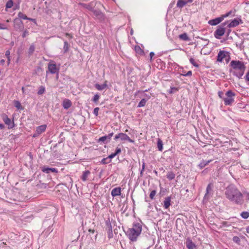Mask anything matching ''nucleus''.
Wrapping results in <instances>:
<instances>
[{
    "label": "nucleus",
    "instance_id": "nucleus-61",
    "mask_svg": "<svg viewBox=\"0 0 249 249\" xmlns=\"http://www.w3.org/2000/svg\"><path fill=\"white\" fill-rule=\"evenodd\" d=\"M245 196H246V199L248 200H249V193H246L245 194Z\"/></svg>",
    "mask_w": 249,
    "mask_h": 249
},
{
    "label": "nucleus",
    "instance_id": "nucleus-64",
    "mask_svg": "<svg viewBox=\"0 0 249 249\" xmlns=\"http://www.w3.org/2000/svg\"><path fill=\"white\" fill-rule=\"evenodd\" d=\"M88 231L89 232L92 233H94L95 232V231L93 230H92L91 229H89Z\"/></svg>",
    "mask_w": 249,
    "mask_h": 249
},
{
    "label": "nucleus",
    "instance_id": "nucleus-27",
    "mask_svg": "<svg viewBox=\"0 0 249 249\" xmlns=\"http://www.w3.org/2000/svg\"><path fill=\"white\" fill-rule=\"evenodd\" d=\"M157 147L159 151H162L163 150V143L162 141L160 139H158L157 142Z\"/></svg>",
    "mask_w": 249,
    "mask_h": 249
},
{
    "label": "nucleus",
    "instance_id": "nucleus-46",
    "mask_svg": "<svg viewBox=\"0 0 249 249\" xmlns=\"http://www.w3.org/2000/svg\"><path fill=\"white\" fill-rule=\"evenodd\" d=\"M43 70L40 66L37 67L35 69V71H36V73H39V72H41Z\"/></svg>",
    "mask_w": 249,
    "mask_h": 249
},
{
    "label": "nucleus",
    "instance_id": "nucleus-1",
    "mask_svg": "<svg viewBox=\"0 0 249 249\" xmlns=\"http://www.w3.org/2000/svg\"><path fill=\"white\" fill-rule=\"evenodd\" d=\"M225 195L228 199L236 205H241L244 203L243 194L234 185H230L228 186Z\"/></svg>",
    "mask_w": 249,
    "mask_h": 249
},
{
    "label": "nucleus",
    "instance_id": "nucleus-50",
    "mask_svg": "<svg viewBox=\"0 0 249 249\" xmlns=\"http://www.w3.org/2000/svg\"><path fill=\"white\" fill-rule=\"evenodd\" d=\"M121 149L120 148L117 147L116 148V150H115V152L114 153L116 155L118 154H119L120 153H121Z\"/></svg>",
    "mask_w": 249,
    "mask_h": 249
},
{
    "label": "nucleus",
    "instance_id": "nucleus-4",
    "mask_svg": "<svg viewBox=\"0 0 249 249\" xmlns=\"http://www.w3.org/2000/svg\"><path fill=\"white\" fill-rule=\"evenodd\" d=\"M224 98H223L224 103L226 106H231L234 102V97L235 93L231 90H228L226 93Z\"/></svg>",
    "mask_w": 249,
    "mask_h": 249
},
{
    "label": "nucleus",
    "instance_id": "nucleus-8",
    "mask_svg": "<svg viewBox=\"0 0 249 249\" xmlns=\"http://www.w3.org/2000/svg\"><path fill=\"white\" fill-rule=\"evenodd\" d=\"M48 69L52 74L58 73L59 72V68H57L55 63L53 60H50L48 63Z\"/></svg>",
    "mask_w": 249,
    "mask_h": 249
},
{
    "label": "nucleus",
    "instance_id": "nucleus-39",
    "mask_svg": "<svg viewBox=\"0 0 249 249\" xmlns=\"http://www.w3.org/2000/svg\"><path fill=\"white\" fill-rule=\"evenodd\" d=\"M18 17L20 18L23 19H28V18L27 17L26 15L23 14L21 12H19L18 14Z\"/></svg>",
    "mask_w": 249,
    "mask_h": 249
},
{
    "label": "nucleus",
    "instance_id": "nucleus-16",
    "mask_svg": "<svg viewBox=\"0 0 249 249\" xmlns=\"http://www.w3.org/2000/svg\"><path fill=\"white\" fill-rule=\"evenodd\" d=\"M71 102L68 99H65L62 103V106L64 108L68 109L71 106Z\"/></svg>",
    "mask_w": 249,
    "mask_h": 249
},
{
    "label": "nucleus",
    "instance_id": "nucleus-29",
    "mask_svg": "<svg viewBox=\"0 0 249 249\" xmlns=\"http://www.w3.org/2000/svg\"><path fill=\"white\" fill-rule=\"evenodd\" d=\"M179 39L184 40V41H188L189 40V38L187 36V34L186 33H183L179 36Z\"/></svg>",
    "mask_w": 249,
    "mask_h": 249
},
{
    "label": "nucleus",
    "instance_id": "nucleus-35",
    "mask_svg": "<svg viewBox=\"0 0 249 249\" xmlns=\"http://www.w3.org/2000/svg\"><path fill=\"white\" fill-rule=\"evenodd\" d=\"M232 240L234 243H235L238 245L240 244V242H241V240H240V239L239 238V237L238 236H236L233 237Z\"/></svg>",
    "mask_w": 249,
    "mask_h": 249
},
{
    "label": "nucleus",
    "instance_id": "nucleus-56",
    "mask_svg": "<svg viewBox=\"0 0 249 249\" xmlns=\"http://www.w3.org/2000/svg\"><path fill=\"white\" fill-rule=\"evenodd\" d=\"M144 97H145L146 98V99L147 100L148 99H149L150 98H151V94H144L143 95Z\"/></svg>",
    "mask_w": 249,
    "mask_h": 249
},
{
    "label": "nucleus",
    "instance_id": "nucleus-59",
    "mask_svg": "<svg viewBox=\"0 0 249 249\" xmlns=\"http://www.w3.org/2000/svg\"><path fill=\"white\" fill-rule=\"evenodd\" d=\"M118 139H120V136H119V133H118L117 135H115L114 138V140L116 141L117 140H118Z\"/></svg>",
    "mask_w": 249,
    "mask_h": 249
},
{
    "label": "nucleus",
    "instance_id": "nucleus-43",
    "mask_svg": "<svg viewBox=\"0 0 249 249\" xmlns=\"http://www.w3.org/2000/svg\"><path fill=\"white\" fill-rule=\"evenodd\" d=\"M64 49L65 52L68 51L69 49V44L67 41L64 42Z\"/></svg>",
    "mask_w": 249,
    "mask_h": 249
},
{
    "label": "nucleus",
    "instance_id": "nucleus-30",
    "mask_svg": "<svg viewBox=\"0 0 249 249\" xmlns=\"http://www.w3.org/2000/svg\"><path fill=\"white\" fill-rule=\"evenodd\" d=\"M211 161V160H208L207 161L206 160H203L202 161L200 164H199V167L200 168H204L205 166L208 165L210 162Z\"/></svg>",
    "mask_w": 249,
    "mask_h": 249
},
{
    "label": "nucleus",
    "instance_id": "nucleus-18",
    "mask_svg": "<svg viewBox=\"0 0 249 249\" xmlns=\"http://www.w3.org/2000/svg\"><path fill=\"white\" fill-rule=\"evenodd\" d=\"M186 247L188 249H196V246L190 239L186 240Z\"/></svg>",
    "mask_w": 249,
    "mask_h": 249
},
{
    "label": "nucleus",
    "instance_id": "nucleus-25",
    "mask_svg": "<svg viewBox=\"0 0 249 249\" xmlns=\"http://www.w3.org/2000/svg\"><path fill=\"white\" fill-rule=\"evenodd\" d=\"M2 119L4 123L8 125H10L11 124V121L10 118L8 117L6 115H4L2 117Z\"/></svg>",
    "mask_w": 249,
    "mask_h": 249
},
{
    "label": "nucleus",
    "instance_id": "nucleus-62",
    "mask_svg": "<svg viewBox=\"0 0 249 249\" xmlns=\"http://www.w3.org/2000/svg\"><path fill=\"white\" fill-rule=\"evenodd\" d=\"M222 224L223 226H229V225H228V222L226 221L223 222Z\"/></svg>",
    "mask_w": 249,
    "mask_h": 249
},
{
    "label": "nucleus",
    "instance_id": "nucleus-58",
    "mask_svg": "<svg viewBox=\"0 0 249 249\" xmlns=\"http://www.w3.org/2000/svg\"><path fill=\"white\" fill-rule=\"evenodd\" d=\"M142 167L141 170H142V171H144V169H145V162L143 160L142 161Z\"/></svg>",
    "mask_w": 249,
    "mask_h": 249
},
{
    "label": "nucleus",
    "instance_id": "nucleus-48",
    "mask_svg": "<svg viewBox=\"0 0 249 249\" xmlns=\"http://www.w3.org/2000/svg\"><path fill=\"white\" fill-rule=\"evenodd\" d=\"M29 35V32L27 30H25L22 35V37H25Z\"/></svg>",
    "mask_w": 249,
    "mask_h": 249
},
{
    "label": "nucleus",
    "instance_id": "nucleus-10",
    "mask_svg": "<svg viewBox=\"0 0 249 249\" xmlns=\"http://www.w3.org/2000/svg\"><path fill=\"white\" fill-rule=\"evenodd\" d=\"M47 125L46 124L41 125L36 128V131L34 133L33 137L36 138L38 137L40 134L44 132L46 129Z\"/></svg>",
    "mask_w": 249,
    "mask_h": 249
},
{
    "label": "nucleus",
    "instance_id": "nucleus-2",
    "mask_svg": "<svg viewBox=\"0 0 249 249\" xmlns=\"http://www.w3.org/2000/svg\"><path fill=\"white\" fill-rule=\"evenodd\" d=\"M142 231V226L140 223H134L132 227L128 228L125 231V234L131 242L137 241L138 237L140 235Z\"/></svg>",
    "mask_w": 249,
    "mask_h": 249
},
{
    "label": "nucleus",
    "instance_id": "nucleus-20",
    "mask_svg": "<svg viewBox=\"0 0 249 249\" xmlns=\"http://www.w3.org/2000/svg\"><path fill=\"white\" fill-rule=\"evenodd\" d=\"M107 81H105V83L102 85H100L99 84H95V87L98 90H102L107 87Z\"/></svg>",
    "mask_w": 249,
    "mask_h": 249
},
{
    "label": "nucleus",
    "instance_id": "nucleus-28",
    "mask_svg": "<svg viewBox=\"0 0 249 249\" xmlns=\"http://www.w3.org/2000/svg\"><path fill=\"white\" fill-rule=\"evenodd\" d=\"M175 174L173 172H168L167 174V178L169 179L170 180H171L175 178Z\"/></svg>",
    "mask_w": 249,
    "mask_h": 249
},
{
    "label": "nucleus",
    "instance_id": "nucleus-33",
    "mask_svg": "<svg viewBox=\"0 0 249 249\" xmlns=\"http://www.w3.org/2000/svg\"><path fill=\"white\" fill-rule=\"evenodd\" d=\"M240 215L243 218L247 219L249 217V212H243Z\"/></svg>",
    "mask_w": 249,
    "mask_h": 249
},
{
    "label": "nucleus",
    "instance_id": "nucleus-57",
    "mask_svg": "<svg viewBox=\"0 0 249 249\" xmlns=\"http://www.w3.org/2000/svg\"><path fill=\"white\" fill-rule=\"evenodd\" d=\"M10 52L9 50H7L5 52V56L6 57H10Z\"/></svg>",
    "mask_w": 249,
    "mask_h": 249
},
{
    "label": "nucleus",
    "instance_id": "nucleus-9",
    "mask_svg": "<svg viewBox=\"0 0 249 249\" xmlns=\"http://www.w3.org/2000/svg\"><path fill=\"white\" fill-rule=\"evenodd\" d=\"M92 12L96 18L99 20L101 22L105 21L106 19V16L100 10H93Z\"/></svg>",
    "mask_w": 249,
    "mask_h": 249
},
{
    "label": "nucleus",
    "instance_id": "nucleus-42",
    "mask_svg": "<svg viewBox=\"0 0 249 249\" xmlns=\"http://www.w3.org/2000/svg\"><path fill=\"white\" fill-rule=\"evenodd\" d=\"M156 194V191L154 190L152 191L150 194L149 197L151 199H153L154 198V196Z\"/></svg>",
    "mask_w": 249,
    "mask_h": 249
},
{
    "label": "nucleus",
    "instance_id": "nucleus-40",
    "mask_svg": "<svg viewBox=\"0 0 249 249\" xmlns=\"http://www.w3.org/2000/svg\"><path fill=\"white\" fill-rule=\"evenodd\" d=\"M35 47L34 45H31L29 49V53L32 54L35 51Z\"/></svg>",
    "mask_w": 249,
    "mask_h": 249
},
{
    "label": "nucleus",
    "instance_id": "nucleus-60",
    "mask_svg": "<svg viewBox=\"0 0 249 249\" xmlns=\"http://www.w3.org/2000/svg\"><path fill=\"white\" fill-rule=\"evenodd\" d=\"M155 55V53L154 52H151L150 53V54H149V55H150V60L152 59L153 56Z\"/></svg>",
    "mask_w": 249,
    "mask_h": 249
},
{
    "label": "nucleus",
    "instance_id": "nucleus-22",
    "mask_svg": "<svg viewBox=\"0 0 249 249\" xmlns=\"http://www.w3.org/2000/svg\"><path fill=\"white\" fill-rule=\"evenodd\" d=\"M79 4L81 5L82 7H83L92 12L94 10L92 7V3H90L89 4H85V3H79Z\"/></svg>",
    "mask_w": 249,
    "mask_h": 249
},
{
    "label": "nucleus",
    "instance_id": "nucleus-54",
    "mask_svg": "<svg viewBox=\"0 0 249 249\" xmlns=\"http://www.w3.org/2000/svg\"><path fill=\"white\" fill-rule=\"evenodd\" d=\"M116 156V155L114 153H112L111 154H110V155H109L108 156L107 159H111L114 158Z\"/></svg>",
    "mask_w": 249,
    "mask_h": 249
},
{
    "label": "nucleus",
    "instance_id": "nucleus-47",
    "mask_svg": "<svg viewBox=\"0 0 249 249\" xmlns=\"http://www.w3.org/2000/svg\"><path fill=\"white\" fill-rule=\"evenodd\" d=\"M8 28L4 24L0 23V30H7Z\"/></svg>",
    "mask_w": 249,
    "mask_h": 249
},
{
    "label": "nucleus",
    "instance_id": "nucleus-37",
    "mask_svg": "<svg viewBox=\"0 0 249 249\" xmlns=\"http://www.w3.org/2000/svg\"><path fill=\"white\" fill-rule=\"evenodd\" d=\"M100 98V95L98 94H96L93 99H92V101L95 103H97L99 100Z\"/></svg>",
    "mask_w": 249,
    "mask_h": 249
},
{
    "label": "nucleus",
    "instance_id": "nucleus-24",
    "mask_svg": "<svg viewBox=\"0 0 249 249\" xmlns=\"http://www.w3.org/2000/svg\"><path fill=\"white\" fill-rule=\"evenodd\" d=\"M135 51L136 52V53L138 54H140L141 55H142L144 54V52L141 49V48L138 46L136 45L135 47Z\"/></svg>",
    "mask_w": 249,
    "mask_h": 249
},
{
    "label": "nucleus",
    "instance_id": "nucleus-11",
    "mask_svg": "<svg viewBox=\"0 0 249 249\" xmlns=\"http://www.w3.org/2000/svg\"><path fill=\"white\" fill-rule=\"evenodd\" d=\"M242 21L241 19L234 18L228 25L229 28L235 27L239 25L240 23H242Z\"/></svg>",
    "mask_w": 249,
    "mask_h": 249
},
{
    "label": "nucleus",
    "instance_id": "nucleus-26",
    "mask_svg": "<svg viewBox=\"0 0 249 249\" xmlns=\"http://www.w3.org/2000/svg\"><path fill=\"white\" fill-rule=\"evenodd\" d=\"M187 4V2L184 0H178L177 6L178 8H182Z\"/></svg>",
    "mask_w": 249,
    "mask_h": 249
},
{
    "label": "nucleus",
    "instance_id": "nucleus-12",
    "mask_svg": "<svg viewBox=\"0 0 249 249\" xmlns=\"http://www.w3.org/2000/svg\"><path fill=\"white\" fill-rule=\"evenodd\" d=\"M41 171L45 173L49 174L51 172H53V173H57L58 171L57 169L55 168H50L46 166H44L41 167Z\"/></svg>",
    "mask_w": 249,
    "mask_h": 249
},
{
    "label": "nucleus",
    "instance_id": "nucleus-6",
    "mask_svg": "<svg viewBox=\"0 0 249 249\" xmlns=\"http://www.w3.org/2000/svg\"><path fill=\"white\" fill-rule=\"evenodd\" d=\"M232 13V11L231 10L229 12L227 13L226 14L221 15V17H220L210 20L208 23L209 24L213 26L216 25L218 24L219 23H220L225 18L230 16Z\"/></svg>",
    "mask_w": 249,
    "mask_h": 249
},
{
    "label": "nucleus",
    "instance_id": "nucleus-49",
    "mask_svg": "<svg viewBox=\"0 0 249 249\" xmlns=\"http://www.w3.org/2000/svg\"><path fill=\"white\" fill-rule=\"evenodd\" d=\"M106 140H107V137H106V136H103V137H101L99 138V141H100V142H104V141H105Z\"/></svg>",
    "mask_w": 249,
    "mask_h": 249
},
{
    "label": "nucleus",
    "instance_id": "nucleus-13",
    "mask_svg": "<svg viewBox=\"0 0 249 249\" xmlns=\"http://www.w3.org/2000/svg\"><path fill=\"white\" fill-rule=\"evenodd\" d=\"M120 139L122 141H127L131 143H134V141L131 139L125 133H119Z\"/></svg>",
    "mask_w": 249,
    "mask_h": 249
},
{
    "label": "nucleus",
    "instance_id": "nucleus-31",
    "mask_svg": "<svg viewBox=\"0 0 249 249\" xmlns=\"http://www.w3.org/2000/svg\"><path fill=\"white\" fill-rule=\"evenodd\" d=\"M146 102H147V100L146 99H145V98L142 99L141 100V101L139 102V103L138 104V107H144L145 105Z\"/></svg>",
    "mask_w": 249,
    "mask_h": 249
},
{
    "label": "nucleus",
    "instance_id": "nucleus-44",
    "mask_svg": "<svg viewBox=\"0 0 249 249\" xmlns=\"http://www.w3.org/2000/svg\"><path fill=\"white\" fill-rule=\"evenodd\" d=\"M99 109V108L98 107H96L94 109L93 114L95 115V116H97L98 115V112Z\"/></svg>",
    "mask_w": 249,
    "mask_h": 249
},
{
    "label": "nucleus",
    "instance_id": "nucleus-41",
    "mask_svg": "<svg viewBox=\"0 0 249 249\" xmlns=\"http://www.w3.org/2000/svg\"><path fill=\"white\" fill-rule=\"evenodd\" d=\"M44 91H45L44 87L43 86H41V87H40V89L37 92V94L39 95H41L44 92Z\"/></svg>",
    "mask_w": 249,
    "mask_h": 249
},
{
    "label": "nucleus",
    "instance_id": "nucleus-5",
    "mask_svg": "<svg viewBox=\"0 0 249 249\" xmlns=\"http://www.w3.org/2000/svg\"><path fill=\"white\" fill-rule=\"evenodd\" d=\"M228 21L222 23L220 25L217 27V29L214 33V36L217 39H220V37L224 35L225 32V26L227 25Z\"/></svg>",
    "mask_w": 249,
    "mask_h": 249
},
{
    "label": "nucleus",
    "instance_id": "nucleus-23",
    "mask_svg": "<svg viewBox=\"0 0 249 249\" xmlns=\"http://www.w3.org/2000/svg\"><path fill=\"white\" fill-rule=\"evenodd\" d=\"M90 172L89 170H87L83 173L82 176L81 177V179L83 181H85L87 179V178L89 175L90 174Z\"/></svg>",
    "mask_w": 249,
    "mask_h": 249
},
{
    "label": "nucleus",
    "instance_id": "nucleus-14",
    "mask_svg": "<svg viewBox=\"0 0 249 249\" xmlns=\"http://www.w3.org/2000/svg\"><path fill=\"white\" fill-rule=\"evenodd\" d=\"M14 28L18 30H21L23 28V24L21 20L16 19L14 20Z\"/></svg>",
    "mask_w": 249,
    "mask_h": 249
},
{
    "label": "nucleus",
    "instance_id": "nucleus-36",
    "mask_svg": "<svg viewBox=\"0 0 249 249\" xmlns=\"http://www.w3.org/2000/svg\"><path fill=\"white\" fill-rule=\"evenodd\" d=\"M189 61H190V62L196 68H198L199 67V65L196 63L194 59L193 58H190V59H189Z\"/></svg>",
    "mask_w": 249,
    "mask_h": 249
},
{
    "label": "nucleus",
    "instance_id": "nucleus-17",
    "mask_svg": "<svg viewBox=\"0 0 249 249\" xmlns=\"http://www.w3.org/2000/svg\"><path fill=\"white\" fill-rule=\"evenodd\" d=\"M121 188L120 187H116L112 189L111 194L112 196H119L121 195Z\"/></svg>",
    "mask_w": 249,
    "mask_h": 249
},
{
    "label": "nucleus",
    "instance_id": "nucleus-15",
    "mask_svg": "<svg viewBox=\"0 0 249 249\" xmlns=\"http://www.w3.org/2000/svg\"><path fill=\"white\" fill-rule=\"evenodd\" d=\"M213 185L210 183L208 185L206 188V193L204 196L203 200H208L210 197L209 193L212 190Z\"/></svg>",
    "mask_w": 249,
    "mask_h": 249
},
{
    "label": "nucleus",
    "instance_id": "nucleus-21",
    "mask_svg": "<svg viewBox=\"0 0 249 249\" xmlns=\"http://www.w3.org/2000/svg\"><path fill=\"white\" fill-rule=\"evenodd\" d=\"M171 197L170 196L166 197L163 202L164 207L165 209H168L171 205Z\"/></svg>",
    "mask_w": 249,
    "mask_h": 249
},
{
    "label": "nucleus",
    "instance_id": "nucleus-3",
    "mask_svg": "<svg viewBox=\"0 0 249 249\" xmlns=\"http://www.w3.org/2000/svg\"><path fill=\"white\" fill-rule=\"evenodd\" d=\"M230 66L233 70L231 72L233 74L238 78H241L244 74L246 67L243 62L239 60H232Z\"/></svg>",
    "mask_w": 249,
    "mask_h": 249
},
{
    "label": "nucleus",
    "instance_id": "nucleus-32",
    "mask_svg": "<svg viewBox=\"0 0 249 249\" xmlns=\"http://www.w3.org/2000/svg\"><path fill=\"white\" fill-rule=\"evenodd\" d=\"M14 105L15 107L17 108L18 109H22V106L19 101H14Z\"/></svg>",
    "mask_w": 249,
    "mask_h": 249
},
{
    "label": "nucleus",
    "instance_id": "nucleus-63",
    "mask_svg": "<svg viewBox=\"0 0 249 249\" xmlns=\"http://www.w3.org/2000/svg\"><path fill=\"white\" fill-rule=\"evenodd\" d=\"M246 79L249 81V72H248L247 74H246Z\"/></svg>",
    "mask_w": 249,
    "mask_h": 249
},
{
    "label": "nucleus",
    "instance_id": "nucleus-45",
    "mask_svg": "<svg viewBox=\"0 0 249 249\" xmlns=\"http://www.w3.org/2000/svg\"><path fill=\"white\" fill-rule=\"evenodd\" d=\"M107 158H104L102 160L101 163L103 164H107L108 163H109L110 162V160H109L108 161H107Z\"/></svg>",
    "mask_w": 249,
    "mask_h": 249
},
{
    "label": "nucleus",
    "instance_id": "nucleus-34",
    "mask_svg": "<svg viewBox=\"0 0 249 249\" xmlns=\"http://www.w3.org/2000/svg\"><path fill=\"white\" fill-rule=\"evenodd\" d=\"M105 224H106V226L107 227V229L112 227L109 218H108L106 220Z\"/></svg>",
    "mask_w": 249,
    "mask_h": 249
},
{
    "label": "nucleus",
    "instance_id": "nucleus-51",
    "mask_svg": "<svg viewBox=\"0 0 249 249\" xmlns=\"http://www.w3.org/2000/svg\"><path fill=\"white\" fill-rule=\"evenodd\" d=\"M113 132L108 134L107 135H106V137H107V140H108L109 141H110L111 139V138L113 136Z\"/></svg>",
    "mask_w": 249,
    "mask_h": 249
},
{
    "label": "nucleus",
    "instance_id": "nucleus-19",
    "mask_svg": "<svg viewBox=\"0 0 249 249\" xmlns=\"http://www.w3.org/2000/svg\"><path fill=\"white\" fill-rule=\"evenodd\" d=\"M242 166L245 169H249V155L245 158Z\"/></svg>",
    "mask_w": 249,
    "mask_h": 249
},
{
    "label": "nucleus",
    "instance_id": "nucleus-52",
    "mask_svg": "<svg viewBox=\"0 0 249 249\" xmlns=\"http://www.w3.org/2000/svg\"><path fill=\"white\" fill-rule=\"evenodd\" d=\"M192 71H189L186 73L183 74L184 76H190L192 75Z\"/></svg>",
    "mask_w": 249,
    "mask_h": 249
},
{
    "label": "nucleus",
    "instance_id": "nucleus-53",
    "mask_svg": "<svg viewBox=\"0 0 249 249\" xmlns=\"http://www.w3.org/2000/svg\"><path fill=\"white\" fill-rule=\"evenodd\" d=\"M218 95L219 97L222 99L223 98H224V97H223L224 93L222 91H219L218 92Z\"/></svg>",
    "mask_w": 249,
    "mask_h": 249
},
{
    "label": "nucleus",
    "instance_id": "nucleus-55",
    "mask_svg": "<svg viewBox=\"0 0 249 249\" xmlns=\"http://www.w3.org/2000/svg\"><path fill=\"white\" fill-rule=\"evenodd\" d=\"M107 230L108 233H110L111 234V235H113L112 227V228H107Z\"/></svg>",
    "mask_w": 249,
    "mask_h": 249
},
{
    "label": "nucleus",
    "instance_id": "nucleus-7",
    "mask_svg": "<svg viewBox=\"0 0 249 249\" xmlns=\"http://www.w3.org/2000/svg\"><path fill=\"white\" fill-rule=\"evenodd\" d=\"M230 59V56L228 53L224 51H220L217 56V61L221 62L225 59L227 63H228Z\"/></svg>",
    "mask_w": 249,
    "mask_h": 249
},
{
    "label": "nucleus",
    "instance_id": "nucleus-38",
    "mask_svg": "<svg viewBox=\"0 0 249 249\" xmlns=\"http://www.w3.org/2000/svg\"><path fill=\"white\" fill-rule=\"evenodd\" d=\"M13 2L12 0H8L6 4V8H10L13 6Z\"/></svg>",
    "mask_w": 249,
    "mask_h": 249
}]
</instances>
